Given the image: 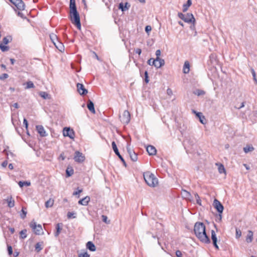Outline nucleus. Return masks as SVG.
Wrapping results in <instances>:
<instances>
[{"instance_id":"nucleus-49","label":"nucleus","mask_w":257,"mask_h":257,"mask_svg":"<svg viewBox=\"0 0 257 257\" xmlns=\"http://www.w3.org/2000/svg\"><path fill=\"white\" fill-rule=\"evenodd\" d=\"M9 75L7 73H4L1 76H0V79L1 80H4L5 79H6L8 78Z\"/></svg>"},{"instance_id":"nucleus-14","label":"nucleus","mask_w":257,"mask_h":257,"mask_svg":"<svg viewBox=\"0 0 257 257\" xmlns=\"http://www.w3.org/2000/svg\"><path fill=\"white\" fill-rule=\"evenodd\" d=\"M9 42V40L7 37H4L3 40V43L0 44V49L3 52H6L9 50V47L3 45H7Z\"/></svg>"},{"instance_id":"nucleus-37","label":"nucleus","mask_w":257,"mask_h":257,"mask_svg":"<svg viewBox=\"0 0 257 257\" xmlns=\"http://www.w3.org/2000/svg\"><path fill=\"white\" fill-rule=\"evenodd\" d=\"M26 89L33 88L35 87L34 84L31 81H29L26 83Z\"/></svg>"},{"instance_id":"nucleus-24","label":"nucleus","mask_w":257,"mask_h":257,"mask_svg":"<svg viewBox=\"0 0 257 257\" xmlns=\"http://www.w3.org/2000/svg\"><path fill=\"white\" fill-rule=\"evenodd\" d=\"M86 247L91 251H94L96 250V247L95 245L91 241H88L87 242Z\"/></svg>"},{"instance_id":"nucleus-11","label":"nucleus","mask_w":257,"mask_h":257,"mask_svg":"<svg viewBox=\"0 0 257 257\" xmlns=\"http://www.w3.org/2000/svg\"><path fill=\"white\" fill-rule=\"evenodd\" d=\"M63 135L65 137H68L70 139H73L74 137V132L73 130L70 128L65 127L63 130Z\"/></svg>"},{"instance_id":"nucleus-42","label":"nucleus","mask_w":257,"mask_h":257,"mask_svg":"<svg viewBox=\"0 0 257 257\" xmlns=\"http://www.w3.org/2000/svg\"><path fill=\"white\" fill-rule=\"evenodd\" d=\"M182 194L186 198H189L191 196L190 193L186 190H183Z\"/></svg>"},{"instance_id":"nucleus-41","label":"nucleus","mask_w":257,"mask_h":257,"mask_svg":"<svg viewBox=\"0 0 257 257\" xmlns=\"http://www.w3.org/2000/svg\"><path fill=\"white\" fill-rule=\"evenodd\" d=\"M39 95L44 99H47L49 97V94L46 92L41 91L40 92Z\"/></svg>"},{"instance_id":"nucleus-38","label":"nucleus","mask_w":257,"mask_h":257,"mask_svg":"<svg viewBox=\"0 0 257 257\" xmlns=\"http://www.w3.org/2000/svg\"><path fill=\"white\" fill-rule=\"evenodd\" d=\"M21 237L23 239H24L27 237V230L23 229L21 230L20 232Z\"/></svg>"},{"instance_id":"nucleus-52","label":"nucleus","mask_w":257,"mask_h":257,"mask_svg":"<svg viewBox=\"0 0 257 257\" xmlns=\"http://www.w3.org/2000/svg\"><path fill=\"white\" fill-rule=\"evenodd\" d=\"M154 59H153V58H150V59H149L148 61V64L149 65L154 66L153 61L154 60Z\"/></svg>"},{"instance_id":"nucleus-5","label":"nucleus","mask_w":257,"mask_h":257,"mask_svg":"<svg viewBox=\"0 0 257 257\" xmlns=\"http://www.w3.org/2000/svg\"><path fill=\"white\" fill-rule=\"evenodd\" d=\"M33 231L37 235H40L43 232L42 227L40 224H37L33 220L29 224Z\"/></svg>"},{"instance_id":"nucleus-26","label":"nucleus","mask_w":257,"mask_h":257,"mask_svg":"<svg viewBox=\"0 0 257 257\" xmlns=\"http://www.w3.org/2000/svg\"><path fill=\"white\" fill-rule=\"evenodd\" d=\"M250 118L253 122L257 121V110L253 111L250 115Z\"/></svg>"},{"instance_id":"nucleus-46","label":"nucleus","mask_w":257,"mask_h":257,"mask_svg":"<svg viewBox=\"0 0 257 257\" xmlns=\"http://www.w3.org/2000/svg\"><path fill=\"white\" fill-rule=\"evenodd\" d=\"M79 257H90V255L87 252H84L79 253Z\"/></svg>"},{"instance_id":"nucleus-64","label":"nucleus","mask_w":257,"mask_h":257,"mask_svg":"<svg viewBox=\"0 0 257 257\" xmlns=\"http://www.w3.org/2000/svg\"><path fill=\"white\" fill-rule=\"evenodd\" d=\"M14 107L16 108H18L19 107V105L18 103H15L13 105Z\"/></svg>"},{"instance_id":"nucleus-28","label":"nucleus","mask_w":257,"mask_h":257,"mask_svg":"<svg viewBox=\"0 0 257 257\" xmlns=\"http://www.w3.org/2000/svg\"><path fill=\"white\" fill-rule=\"evenodd\" d=\"M192 5V1L191 0H187V2L186 4H184L183 6V12H186L188 8L191 6Z\"/></svg>"},{"instance_id":"nucleus-22","label":"nucleus","mask_w":257,"mask_h":257,"mask_svg":"<svg viewBox=\"0 0 257 257\" xmlns=\"http://www.w3.org/2000/svg\"><path fill=\"white\" fill-rule=\"evenodd\" d=\"M88 109L93 114L95 113V110L94 106V103L92 101L89 100L87 103Z\"/></svg>"},{"instance_id":"nucleus-39","label":"nucleus","mask_w":257,"mask_h":257,"mask_svg":"<svg viewBox=\"0 0 257 257\" xmlns=\"http://www.w3.org/2000/svg\"><path fill=\"white\" fill-rule=\"evenodd\" d=\"M42 249V247H41V244L40 242H38L35 245V250L39 252Z\"/></svg>"},{"instance_id":"nucleus-58","label":"nucleus","mask_w":257,"mask_h":257,"mask_svg":"<svg viewBox=\"0 0 257 257\" xmlns=\"http://www.w3.org/2000/svg\"><path fill=\"white\" fill-rule=\"evenodd\" d=\"M136 53L137 54H138L139 55L141 54L142 53V50L140 48H137L135 50Z\"/></svg>"},{"instance_id":"nucleus-45","label":"nucleus","mask_w":257,"mask_h":257,"mask_svg":"<svg viewBox=\"0 0 257 257\" xmlns=\"http://www.w3.org/2000/svg\"><path fill=\"white\" fill-rule=\"evenodd\" d=\"M101 217H102V221L104 222H105V223H106L107 224L109 223L110 221L108 220V218H107V217L106 215H102Z\"/></svg>"},{"instance_id":"nucleus-33","label":"nucleus","mask_w":257,"mask_h":257,"mask_svg":"<svg viewBox=\"0 0 257 257\" xmlns=\"http://www.w3.org/2000/svg\"><path fill=\"white\" fill-rule=\"evenodd\" d=\"M18 184L20 187H23L24 186H30L31 182L29 181H20Z\"/></svg>"},{"instance_id":"nucleus-17","label":"nucleus","mask_w":257,"mask_h":257,"mask_svg":"<svg viewBox=\"0 0 257 257\" xmlns=\"http://www.w3.org/2000/svg\"><path fill=\"white\" fill-rule=\"evenodd\" d=\"M211 239L213 241V245L216 249H218L219 247H218V245L217 244V239L215 231L213 230L211 231Z\"/></svg>"},{"instance_id":"nucleus-10","label":"nucleus","mask_w":257,"mask_h":257,"mask_svg":"<svg viewBox=\"0 0 257 257\" xmlns=\"http://www.w3.org/2000/svg\"><path fill=\"white\" fill-rule=\"evenodd\" d=\"M111 145H112V147L113 150L114 151L115 154L119 157V158L120 159V160L122 162L124 165L125 166H126L125 162L124 160L123 159V158H122V157L120 155L115 143L113 141L112 142Z\"/></svg>"},{"instance_id":"nucleus-2","label":"nucleus","mask_w":257,"mask_h":257,"mask_svg":"<svg viewBox=\"0 0 257 257\" xmlns=\"http://www.w3.org/2000/svg\"><path fill=\"white\" fill-rule=\"evenodd\" d=\"M144 180L148 186L151 187H156L158 184V179L149 171L144 173Z\"/></svg>"},{"instance_id":"nucleus-53","label":"nucleus","mask_w":257,"mask_h":257,"mask_svg":"<svg viewBox=\"0 0 257 257\" xmlns=\"http://www.w3.org/2000/svg\"><path fill=\"white\" fill-rule=\"evenodd\" d=\"M167 94L169 95V96H172L173 95V91L172 90H171V89L168 88L167 90Z\"/></svg>"},{"instance_id":"nucleus-48","label":"nucleus","mask_w":257,"mask_h":257,"mask_svg":"<svg viewBox=\"0 0 257 257\" xmlns=\"http://www.w3.org/2000/svg\"><path fill=\"white\" fill-rule=\"evenodd\" d=\"M193 112L195 113L196 116L199 117V118H205L204 116L202 115L201 112H197L195 110H193Z\"/></svg>"},{"instance_id":"nucleus-6","label":"nucleus","mask_w":257,"mask_h":257,"mask_svg":"<svg viewBox=\"0 0 257 257\" xmlns=\"http://www.w3.org/2000/svg\"><path fill=\"white\" fill-rule=\"evenodd\" d=\"M51 39L52 40L53 44L55 46V47L61 52H62L64 50V47L63 44L60 42L57 38H56V35H52L50 36Z\"/></svg>"},{"instance_id":"nucleus-8","label":"nucleus","mask_w":257,"mask_h":257,"mask_svg":"<svg viewBox=\"0 0 257 257\" xmlns=\"http://www.w3.org/2000/svg\"><path fill=\"white\" fill-rule=\"evenodd\" d=\"M85 156L82 153L79 151H76L74 157V160L78 163H82L85 160Z\"/></svg>"},{"instance_id":"nucleus-9","label":"nucleus","mask_w":257,"mask_h":257,"mask_svg":"<svg viewBox=\"0 0 257 257\" xmlns=\"http://www.w3.org/2000/svg\"><path fill=\"white\" fill-rule=\"evenodd\" d=\"M213 205L220 214L222 213L224 207L219 201L215 199L213 201Z\"/></svg>"},{"instance_id":"nucleus-31","label":"nucleus","mask_w":257,"mask_h":257,"mask_svg":"<svg viewBox=\"0 0 257 257\" xmlns=\"http://www.w3.org/2000/svg\"><path fill=\"white\" fill-rule=\"evenodd\" d=\"M74 173V170L72 167H68L66 170L67 177H70Z\"/></svg>"},{"instance_id":"nucleus-1","label":"nucleus","mask_w":257,"mask_h":257,"mask_svg":"<svg viewBox=\"0 0 257 257\" xmlns=\"http://www.w3.org/2000/svg\"><path fill=\"white\" fill-rule=\"evenodd\" d=\"M194 231L196 237L202 242L208 243L210 239L205 231V226L202 222H196L194 227Z\"/></svg>"},{"instance_id":"nucleus-36","label":"nucleus","mask_w":257,"mask_h":257,"mask_svg":"<svg viewBox=\"0 0 257 257\" xmlns=\"http://www.w3.org/2000/svg\"><path fill=\"white\" fill-rule=\"evenodd\" d=\"M27 212L26 208L23 207L22 209V213L20 214V216L22 219H24L26 217Z\"/></svg>"},{"instance_id":"nucleus-27","label":"nucleus","mask_w":257,"mask_h":257,"mask_svg":"<svg viewBox=\"0 0 257 257\" xmlns=\"http://www.w3.org/2000/svg\"><path fill=\"white\" fill-rule=\"evenodd\" d=\"M190 70V65L188 61H185L183 66V72L185 74L189 73Z\"/></svg>"},{"instance_id":"nucleus-23","label":"nucleus","mask_w":257,"mask_h":257,"mask_svg":"<svg viewBox=\"0 0 257 257\" xmlns=\"http://www.w3.org/2000/svg\"><path fill=\"white\" fill-rule=\"evenodd\" d=\"M130 7V5L128 3H125L124 6L122 3H120L118 6L119 9H120L122 12L127 10Z\"/></svg>"},{"instance_id":"nucleus-7","label":"nucleus","mask_w":257,"mask_h":257,"mask_svg":"<svg viewBox=\"0 0 257 257\" xmlns=\"http://www.w3.org/2000/svg\"><path fill=\"white\" fill-rule=\"evenodd\" d=\"M120 121L124 124H128L130 121L131 114L128 110H124L122 115L119 116Z\"/></svg>"},{"instance_id":"nucleus-43","label":"nucleus","mask_w":257,"mask_h":257,"mask_svg":"<svg viewBox=\"0 0 257 257\" xmlns=\"http://www.w3.org/2000/svg\"><path fill=\"white\" fill-rule=\"evenodd\" d=\"M241 236V231L240 229L236 228L235 236L236 238H239Z\"/></svg>"},{"instance_id":"nucleus-4","label":"nucleus","mask_w":257,"mask_h":257,"mask_svg":"<svg viewBox=\"0 0 257 257\" xmlns=\"http://www.w3.org/2000/svg\"><path fill=\"white\" fill-rule=\"evenodd\" d=\"M178 16L179 18L183 20L185 22L190 23L195 22V20L193 15L191 13H187V14H183L181 13H179Z\"/></svg>"},{"instance_id":"nucleus-54","label":"nucleus","mask_w":257,"mask_h":257,"mask_svg":"<svg viewBox=\"0 0 257 257\" xmlns=\"http://www.w3.org/2000/svg\"><path fill=\"white\" fill-rule=\"evenodd\" d=\"M23 124L25 125L26 128L27 130L28 129V121H27V119L26 118L24 119Z\"/></svg>"},{"instance_id":"nucleus-60","label":"nucleus","mask_w":257,"mask_h":257,"mask_svg":"<svg viewBox=\"0 0 257 257\" xmlns=\"http://www.w3.org/2000/svg\"><path fill=\"white\" fill-rule=\"evenodd\" d=\"M7 165H8V161L6 160V161H4V162L2 163V166L3 167L5 168V167H6V166H7Z\"/></svg>"},{"instance_id":"nucleus-50","label":"nucleus","mask_w":257,"mask_h":257,"mask_svg":"<svg viewBox=\"0 0 257 257\" xmlns=\"http://www.w3.org/2000/svg\"><path fill=\"white\" fill-rule=\"evenodd\" d=\"M145 81L146 83H148L149 81V79L148 72L147 71H146L145 72Z\"/></svg>"},{"instance_id":"nucleus-44","label":"nucleus","mask_w":257,"mask_h":257,"mask_svg":"<svg viewBox=\"0 0 257 257\" xmlns=\"http://www.w3.org/2000/svg\"><path fill=\"white\" fill-rule=\"evenodd\" d=\"M161 54V52L160 50H157L156 51V58L155 59L156 61H157L159 60V59H160Z\"/></svg>"},{"instance_id":"nucleus-15","label":"nucleus","mask_w":257,"mask_h":257,"mask_svg":"<svg viewBox=\"0 0 257 257\" xmlns=\"http://www.w3.org/2000/svg\"><path fill=\"white\" fill-rule=\"evenodd\" d=\"M77 91L80 95H85L87 93V90L84 88V86L82 84L78 83L77 84Z\"/></svg>"},{"instance_id":"nucleus-34","label":"nucleus","mask_w":257,"mask_h":257,"mask_svg":"<svg viewBox=\"0 0 257 257\" xmlns=\"http://www.w3.org/2000/svg\"><path fill=\"white\" fill-rule=\"evenodd\" d=\"M194 94L197 96L203 95L205 94V92L201 89H196L194 91Z\"/></svg>"},{"instance_id":"nucleus-40","label":"nucleus","mask_w":257,"mask_h":257,"mask_svg":"<svg viewBox=\"0 0 257 257\" xmlns=\"http://www.w3.org/2000/svg\"><path fill=\"white\" fill-rule=\"evenodd\" d=\"M218 169V172L220 174L225 172V168L224 167V166L223 165H222V164H219V165Z\"/></svg>"},{"instance_id":"nucleus-55","label":"nucleus","mask_w":257,"mask_h":257,"mask_svg":"<svg viewBox=\"0 0 257 257\" xmlns=\"http://www.w3.org/2000/svg\"><path fill=\"white\" fill-rule=\"evenodd\" d=\"M176 255L178 257H182V254L181 251L178 250L176 251Z\"/></svg>"},{"instance_id":"nucleus-47","label":"nucleus","mask_w":257,"mask_h":257,"mask_svg":"<svg viewBox=\"0 0 257 257\" xmlns=\"http://www.w3.org/2000/svg\"><path fill=\"white\" fill-rule=\"evenodd\" d=\"M82 192V189H79L78 188L77 189V191H75L73 193V195H74V196H77L78 195V197H79V194L80 193H81Z\"/></svg>"},{"instance_id":"nucleus-3","label":"nucleus","mask_w":257,"mask_h":257,"mask_svg":"<svg viewBox=\"0 0 257 257\" xmlns=\"http://www.w3.org/2000/svg\"><path fill=\"white\" fill-rule=\"evenodd\" d=\"M70 18L72 23L74 24L78 29H81L80 17L77 11L70 12Z\"/></svg>"},{"instance_id":"nucleus-30","label":"nucleus","mask_w":257,"mask_h":257,"mask_svg":"<svg viewBox=\"0 0 257 257\" xmlns=\"http://www.w3.org/2000/svg\"><path fill=\"white\" fill-rule=\"evenodd\" d=\"M254 150V148L252 145H247L243 148V151L245 153L252 152Z\"/></svg>"},{"instance_id":"nucleus-61","label":"nucleus","mask_w":257,"mask_h":257,"mask_svg":"<svg viewBox=\"0 0 257 257\" xmlns=\"http://www.w3.org/2000/svg\"><path fill=\"white\" fill-rule=\"evenodd\" d=\"M17 15L18 16L21 17V18H24V15L22 13L20 12H18V13H17Z\"/></svg>"},{"instance_id":"nucleus-19","label":"nucleus","mask_w":257,"mask_h":257,"mask_svg":"<svg viewBox=\"0 0 257 257\" xmlns=\"http://www.w3.org/2000/svg\"><path fill=\"white\" fill-rule=\"evenodd\" d=\"M6 200L8 203V206L9 207L12 208L14 207L15 202L12 196L8 197Z\"/></svg>"},{"instance_id":"nucleus-35","label":"nucleus","mask_w":257,"mask_h":257,"mask_svg":"<svg viewBox=\"0 0 257 257\" xmlns=\"http://www.w3.org/2000/svg\"><path fill=\"white\" fill-rule=\"evenodd\" d=\"M56 231L55 232V236L56 237H57L59 235L61 230L59 223H57L56 224Z\"/></svg>"},{"instance_id":"nucleus-51","label":"nucleus","mask_w":257,"mask_h":257,"mask_svg":"<svg viewBox=\"0 0 257 257\" xmlns=\"http://www.w3.org/2000/svg\"><path fill=\"white\" fill-rule=\"evenodd\" d=\"M8 251L9 255H11L12 254L13 249L11 245H8Z\"/></svg>"},{"instance_id":"nucleus-18","label":"nucleus","mask_w":257,"mask_h":257,"mask_svg":"<svg viewBox=\"0 0 257 257\" xmlns=\"http://www.w3.org/2000/svg\"><path fill=\"white\" fill-rule=\"evenodd\" d=\"M146 150L150 155H155L157 152L156 148L154 146L151 145L148 146L146 148Z\"/></svg>"},{"instance_id":"nucleus-57","label":"nucleus","mask_w":257,"mask_h":257,"mask_svg":"<svg viewBox=\"0 0 257 257\" xmlns=\"http://www.w3.org/2000/svg\"><path fill=\"white\" fill-rule=\"evenodd\" d=\"M251 73H252V76L253 77L254 80L255 82H256V78H255V71H254V70L253 69H251Z\"/></svg>"},{"instance_id":"nucleus-29","label":"nucleus","mask_w":257,"mask_h":257,"mask_svg":"<svg viewBox=\"0 0 257 257\" xmlns=\"http://www.w3.org/2000/svg\"><path fill=\"white\" fill-rule=\"evenodd\" d=\"M76 7L75 5V0L70 1V12L76 11Z\"/></svg>"},{"instance_id":"nucleus-20","label":"nucleus","mask_w":257,"mask_h":257,"mask_svg":"<svg viewBox=\"0 0 257 257\" xmlns=\"http://www.w3.org/2000/svg\"><path fill=\"white\" fill-rule=\"evenodd\" d=\"M36 129L38 133L41 137H45L46 136V131H45L42 125H39L36 126Z\"/></svg>"},{"instance_id":"nucleus-16","label":"nucleus","mask_w":257,"mask_h":257,"mask_svg":"<svg viewBox=\"0 0 257 257\" xmlns=\"http://www.w3.org/2000/svg\"><path fill=\"white\" fill-rule=\"evenodd\" d=\"M154 66L157 68H160L162 66L165 65V61L163 59H159L158 60L156 61V59H154L153 61Z\"/></svg>"},{"instance_id":"nucleus-63","label":"nucleus","mask_w":257,"mask_h":257,"mask_svg":"<svg viewBox=\"0 0 257 257\" xmlns=\"http://www.w3.org/2000/svg\"><path fill=\"white\" fill-rule=\"evenodd\" d=\"M10 61H11V63L12 65H14L15 62V60L13 58H11L10 59Z\"/></svg>"},{"instance_id":"nucleus-25","label":"nucleus","mask_w":257,"mask_h":257,"mask_svg":"<svg viewBox=\"0 0 257 257\" xmlns=\"http://www.w3.org/2000/svg\"><path fill=\"white\" fill-rule=\"evenodd\" d=\"M253 240V232L251 230L248 231V233L246 237V241L248 243L251 242Z\"/></svg>"},{"instance_id":"nucleus-56","label":"nucleus","mask_w":257,"mask_h":257,"mask_svg":"<svg viewBox=\"0 0 257 257\" xmlns=\"http://www.w3.org/2000/svg\"><path fill=\"white\" fill-rule=\"evenodd\" d=\"M74 213H72V212H69L68 213H67V217L68 218H71V217H73V218H75V216H73Z\"/></svg>"},{"instance_id":"nucleus-13","label":"nucleus","mask_w":257,"mask_h":257,"mask_svg":"<svg viewBox=\"0 0 257 257\" xmlns=\"http://www.w3.org/2000/svg\"><path fill=\"white\" fill-rule=\"evenodd\" d=\"M13 4L19 11H23L25 9V5L22 0H16Z\"/></svg>"},{"instance_id":"nucleus-59","label":"nucleus","mask_w":257,"mask_h":257,"mask_svg":"<svg viewBox=\"0 0 257 257\" xmlns=\"http://www.w3.org/2000/svg\"><path fill=\"white\" fill-rule=\"evenodd\" d=\"M151 27L150 26H147L145 28V31L147 32H148L149 31H151Z\"/></svg>"},{"instance_id":"nucleus-21","label":"nucleus","mask_w":257,"mask_h":257,"mask_svg":"<svg viewBox=\"0 0 257 257\" xmlns=\"http://www.w3.org/2000/svg\"><path fill=\"white\" fill-rule=\"evenodd\" d=\"M90 200V197L89 196H86L84 198L80 199L78 201V204L86 206L88 205Z\"/></svg>"},{"instance_id":"nucleus-12","label":"nucleus","mask_w":257,"mask_h":257,"mask_svg":"<svg viewBox=\"0 0 257 257\" xmlns=\"http://www.w3.org/2000/svg\"><path fill=\"white\" fill-rule=\"evenodd\" d=\"M126 149L131 160L134 162L137 161L138 160L137 154L128 146L127 147Z\"/></svg>"},{"instance_id":"nucleus-32","label":"nucleus","mask_w":257,"mask_h":257,"mask_svg":"<svg viewBox=\"0 0 257 257\" xmlns=\"http://www.w3.org/2000/svg\"><path fill=\"white\" fill-rule=\"evenodd\" d=\"M54 204V200L50 198L45 202V207L46 208L51 207Z\"/></svg>"},{"instance_id":"nucleus-62","label":"nucleus","mask_w":257,"mask_h":257,"mask_svg":"<svg viewBox=\"0 0 257 257\" xmlns=\"http://www.w3.org/2000/svg\"><path fill=\"white\" fill-rule=\"evenodd\" d=\"M8 167L10 170H13L14 169V167L12 164H10Z\"/></svg>"}]
</instances>
